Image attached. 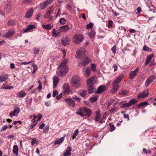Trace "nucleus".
<instances>
[{
  "instance_id": "f257e3e1",
  "label": "nucleus",
  "mask_w": 156,
  "mask_h": 156,
  "mask_svg": "<svg viewBox=\"0 0 156 156\" xmlns=\"http://www.w3.org/2000/svg\"><path fill=\"white\" fill-rule=\"evenodd\" d=\"M96 81L94 79V77L90 78L87 80V83L88 87V91L86 90L82 91L80 94L82 97H85L88 93H91L93 92V90L94 89V87L93 86L94 83L96 82Z\"/></svg>"
},
{
  "instance_id": "f03ea898",
  "label": "nucleus",
  "mask_w": 156,
  "mask_h": 156,
  "mask_svg": "<svg viewBox=\"0 0 156 156\" xmlns=\"http://www.w3.org/2000/svg\"><path fill=\"white\" fill-rule=\"evenodd\" d=\"M123 75H121L117 77L114 81L112 84L113 87L112 88V91L113 92H114L117 91L119 87L118 84L121 81L123 78Z\"/></svg>"
},
{
  "instance_id": "7ed1b4c3",
  "label": "nucleus",
  "mask_w": 156,
  "mask_h": 156,
  "mask_svg": "<svg viewBox=\"0 0 156 156\" xmlns=\"http://www.w3.org/2000/svg\"><path fill=\"white\" fill-rule=\"evenodd\" d=\"M80 77L76 75L73 76L71 80L72 86L76 88H78L80 86L79 83Z\"/></svg>"
},
{
  "instance_id": "20e7f679",
  "label": "nucleus",
  "mask_w": 156,
  "mask_h": 156,
  "mask_svg": "<svg viewBox=\"0 0 156 156\" xmlns=\"http://www.w3.org/2000/svg\"><path fill=\"white\" fill-rule=\"evenodd\" d=\"M58 67L60 70L57 73L58 75L60 77H62L65 75L68 70L69 67L63 68L62 67H60V66H58Z\"/></svg>"
},
{
  "instance_id": "39448f33",
  "label": "nucleus",
  "mask_w": 156,
  "mask_h": 156,
  "mask_svg": "<svg viewBox=\"0 0 156 156\" xmlns=\"http://www.w3.org/2000/svg\"><path fill=\"white\" fill-rule=\"evenodd\" d=\"M85 50L84 48H81L79 49L76 52V57L78 58H80L82 57V55L85 54Z\"/></svg>"
},
{
  "instance_id": "423d86ee",
  "label": "nucleus",
  "mask_w": 156,
  "mask_h": 156,
  "mask_svg": "<svg viewBox=\"0 0 156 156\" xmlns=\"http://www.w3.org/2000/svg\"><path fill=\"white\" fill-rule=\"evenodd\" d=\"M83 38L82 36L80 35L77 34L75 35L73 38V41L75 44L80 43L83 40Z\"/></svg>"
},
{
  "instance_id": "0eeeda50",
  "label": "nucleus",
  "mask_w": 156,
  "mask_h": 156,
  "mask_svg": "<svg viewBox=\"0 0 156 156\" xmlns=\"http://www.w3.org/2000/svg\"><path fill=\"white\" fill-rule=\"evenodd\" d=\"M20 108L18 107H16L13 109V110L9 114V116H16L20 112Z\"/></svg>"
},
{
  "instance_id": "6e6552de",
  "label": "nucleus",
  "mask_w": 156,
  "mask_h": 156,
  "mask_svg": "<svg viewBox=\"0 0 156 156\" xmlns=\"http://www.w3.org/2000/svg\"><path fill=\"white\" fill-rule=\"evenodd\" d=\"M64 101L69 107L73 108L75 106V103L71 98H66L64 100Z\"/></svg>"
},
{
  "instance_id": "1a4fd4ad",
  "label": "nucleus",
  "mask_w": 156,
  "mask_h": 156,
  "mask_svg": "<svg viewBox=\"0 0 156 156\" xmlns=\"http://www.w3.org/2000/svg\"><path fill=\"white\" fill-rule=\"evenodd\" d=\"M155 78V76L154 75H152L149 77L145 81V86L146 87L148 86L154 81Z\"/></svg>"
},
{
  "instance_id": "9d476101",
  "label": "nucleus",
  "mask_w": 156,
  "mask_h": 156,
  "mask_svg": "<svg viewBox=\"0 0 156 156\" xmlns=\"http://www.w3.org/2000/svg\"><path fill=\"white\" fill-rule=\"evenodd\" d=\"M61 41L63 45H66L69 43L70 39L68 37L64 36L62 39Z\"/></svg>"
},
{
  "instance_id": "9b49d317",
  "label": "nucleus",
  "mask_w": 156,
  "mask_h": 156,
  "mask_svg": "<svg viewBox=\"0 0 156 156\" xmlns=\"http://www.w3.org/2000/svg\"><path fill=\"white\" fill-rule=\"evenodd\" d=\"M138 70L139 68L137 67L134 70L131 71L130 72L129 74L130 79L132 80L135 78V77L136 76Z\"/></svg>"
},
{
  "instance_id": "f8f14e48",
  "label": "nucleus",
  "mask_w": 156,
  "mask_h": 156,
  "mask_svg": "<svg viewBox=\"0 0 156 156\" xmlns=\"http://www.w3.org/2000/svg\"><path fill=\"white\" fill-rule=\"evenodd\" d=\"M83 110L85 113L86 115H85L87 117H89L90 116L92 113V112L91 110L87 108V107H83Z\"/></svg>"
},
{
  "instance_id": "ddd939ff",
  "label": "nucleus",
  "mask_w": 156,
  "mask_h": 156,
  "mask_svg": "<svg viewBox=\"0 0 156 156\" xmlns=\"http://www.w3.org/2000/svg\"><path fill=\"white\" fill-rule=\"evenodd\" d=\"M149 93L148 90L145 91L143 92L140 93L138 95V98L139 99L144 98L148 95Z\"/></svg>"
},
{
  "instance_id": "4468645a",
  "label": "nucleus",
  "mask_w": 156,
  "mask_h": 156,
  "mask_svg": "<svg viewBox=\"0 0 156 156\" xmlns=\"http://www.w3.org/2000/svg\"><path fill=\"white\" fill-rule=\"evenodd\" d=\"M84 74L87 76L89 77L90 74V70L89 67L84 68L83 69Z\"/></svg>"
},
{
  "instance_id": "2eb2a0df",
  "label": "nucleus",
  "mask_w": 156,
  "mask_h": 156,
  "mask_svg": "<svg viewBox=\"0 0 156 156\" xmlns=\"http://www.w3.org/2000/svg\"><path fill=\"white\" fill-rule=\"evenodd\" d=\"M61 33V31L60 29L56 30L55 29H54L52 31V35L54 37H57L58 36L60 35Z\"/></svg>"
},
{
  "instance_id": "dca6fc26",
  "label": "nucleus",
  "mask_w": 156,
  "mask_h": 156,
  "mask_svg": "<svg viewBox=\"0 0 156 156\" xmlns=\"http://www.w3.org/2000/svg\"><path fill=\"white\" fill-rule=\"evenodd\" d=\"M15 33V31L13 30H10L8 31L6 34L3 35V37H9L13 35Z\"/></svg>"
},
{
  "instance_id": "f3484780",
  "label": "nucleus",
  "mask_w": 156,
  "mask_h": 156,
  "mask_svg": "<svg viewBox=\"0 0 156 156\" xmlns=\"http://www.w3.org/2000/svg\"><path fill=\"white\" fill-rule=\"evenodd\" d=\"M106 87L105 86L102 85L99 86L96 92V94H100L103 92L106 89Z\"/></svg>"
},
{
  "instance_id": "a211bd4d",
  "label": "nucleus",
  "mask_w": 156,
  "mask_h": 156,
  "mask_svg": "<svg viewBox=\"0 0 156 156\" xmlns=\"http://www.w3.org/2000/svg\"><path fill=\"white\" fill-rule=\"evenodd\" d=\"M154 55L153 54H152L148 56L146 58V60L145 62L146 66H147L149 63L150 62L151 60L154 57Z\"/></svg>"
},
{
  "instance_id": "6ab92c4d",
  "label": "nucleus",
  "mask_w": 156,
  "mask_h": 156,
  "mask_svg": "<svg viewBox=\"0 0 156 156\" xmlns=\"http://www.w3.org/2000/svg\"><path fill=\"white\" fill-rule=\"evenodd\" d=\"M8 78V75L6 74H3L0 75V81L3 82L6 81Z\"/></svg>"
},
{
  "instance_id": "aec40b11",
  "label": "nucleus",
  "mask_w": 156,
  "mask_h": 156,
  "mask_svg": "<svg viewBox=\"0 0 156 156\" xmlns=\"http://www.w3.org/2000/svg\"><path fill=\"white\" fill-rule=\"evenodd\" d=\"M60 30L62 32H66L68 31L69 29V27L68 25H66L64 26H62L60 27Z\"/></svg>"
},
{
  "instance_id": "412c9836",
  "label": "nucleus",
  "mask_w": 156,
  "mask_h": 156,
  "mask_svg": "<svg viewBox=\"0 0 156 156\" xmlns=\"http://www.w3.org/2000/svg\"><path fill=\"white\" fill-rule=\"evenodd\" d=\"M53 10V7H51L49 10L47 12L46 14L44 15V17L45 18H48L50 16V14L52 13Z\"/></svg>"
},
{
  "instance_id": "4be33fe9",
  "label": "nucleus",
  "mask_w": 156,
  "mask_h": 156,
  "mask_svg": "<svg viewBox=\"0 0 156 156\" xmlns=\"http://www.w3.org/2000/svg\"><path fill=\"white\" fill-rule=\"evenodd\" d=\"M72 151V148L70 147H68L66 151L63 154L64 156H70L71 155V151Z\"/></svg>"
},
{
  "instance_id": "5701e85b",
  "label": "nucleus",
  "mask_w": 156,
  "mask_h": 156,
  "mask_svg": "<svg viewBox=\"0 0 156 156\" xmlns=\"http://www.w3.org/2000/svg\"><path fill=\"white\" fill-rule=\"evenodd\" d=\"M59 79L57 77H54L53 78V87L55 88L58 83Z\"/></svg>"
},
{
  "instance_id": "b1692460",
  "label": "nucleus",
  "mask_w": 156,
  "mask_h": 156,
  "mask_svg": "<svg viewBox=\"0 0 156 156\" xmlns=\"http://www.w3.org/2000/svg\"><path fill=\"white\" fill-rule=\"evenodd\" d=\"M64 139V137H62L58 139H57L55 141L54 144H58L62 143Z\"/></svg>"
},
{
  "instance_id": "393cba45",
  "label": "nucleus",
  "mask_w": 156,
  "mask_h": 156,
  "mask_svg": "<svg viewBox=\"0 0 156 156\" xmlns=\"http://www.w3.org/2000/svg\"><path fill=\"white\" fill-rule=\"evenodd\" d=\"M90 62V61L89 58L87 57H85L84 60L83 61L81 66H85L88 64Z\"/></svg>"
},
{
  "instance_id": "a878e982",
  "label": "nucleus",
  "mask_w": 156,
  "mask_h": 156,
  "mask_svg": "<svg viewBox=\"0 0 156 156\" xmlns=\"http://www.w3.org/2000/svg\"><path fill=\"white\" fill-rule=\"evenodd\" d=\"M53 27V25L51 24H48L47 25H42L43 27L46 30H51Z\"/></svg>"
},
{
  "instance_id": "bb28decb",
  "label": "nucleus",
  "mask_w": 156,
  "mask_h": 156,
  "mask_svg": "<svg viewBox=\"0 0 156 156\" xmlns=\"http://www.w3.org/2000/svg\"><path fill=\"white\" fill-rule=\"evenodd\" d=\"M33 10L32 9H30L26 12V17L27 18H29L32 15Z\"/></svg>"
},
{
  "instance_id": "cd10ccee",
  "label": "nucleus",
  "mask_w": 156,
  "mask_h": 156,
  "mask_svg": "<svg viewBox=\"0 0 156 156\" xmlns=\"http://www.w3.org/2000/svg\"><path fill=\"white\" fill-rule=\"evenodd\" d=\"M13 153L16 156H17L18 152V148L17 145H15L13 147Z\"/></svg>"
},
{
  "instance_id": "c85d7f7f",
  "label": "nucleus",
  "mask_w": 156,
  "mask_h": 156,
  "mask_svg": "<svg viewBox=\"0 0 156 156\" xmlns=\"http://www.w3.org/2000/svg\"><path fill=\"white\" fill-rule=\"evenodd\" d=\"M27 94L24 91H21L20 92H19L17 94V96L19 98H23L25 97Z\"/></svg>"
},
{
  "instance_id": "c756f323",
  "label": "nucleus",
  "mask_w": 156,
  "mask_h": 156,
  "mask_svg": "<svg viewBox=\"0 0 156 156\" xmlns=\"http://www.w3.org/2000/svg\"><path fill=\"white\" fill-rule=\"evenodd\" d=\"M68 59H67L64 60L63 62L62 63L60 66V67H62L64 68H66V67H68L66 65V64L68 63Z\"/></svg>"
},
{
  "instance_id": "7c9ffc66",
  "label": "nucleus",
  "mask_w": 156,
  "mask_h": 156,
  "mask_svg": "<svg viewBox=\"0 0 156 156\" xmlns=\"http://www.w3.org/2000/svg\"><path fill=\"white\" fill-rule=\"evenodd\" d=\"M35 27L32 25H28L27 28L26 29H24V32L26 33L29 30L33 29Z\"/></svg>"
},
{
  "instance_id": "2f4dec72",
  "label": "nucleus",
  "mask_w": 156,
  "mask_h": 156,
  "mask_svg": "<svg viewBox=\"0 0 156 156\" xmlns=\"http://www.w3.org/2000/svg\"><path fill=\"white\" fill-rule=\"evenodd\" d=\"M39 143V142L36 138H34L32 139V141H31V144L32 145L34 146L35 144L37 145Z\"/></svg>"
},
{
  "instance_id": "473e14b6",
  "label": "nucleus",
  "mask_w": 156,
  "mask_h": 156,
  "mask_svg": "<svg viewBox=\"0 0 156 156\" xmlns=\"http://www.w3.org/2000/svg\"><path fill=\"white\" fill-rule=\"evenodd\" d=\"M13 88L12 86H8L5 84H4L3 86L1 87V89H10Z\"/></svg>"
},
{
  "instance_id": "72a5a7b5",
  "label": "nucleus",
  "mask_w": 156,
  "mask_h": 156,
  "mask_svg": "<svg viewBox=\"0 0 156 156\" xmlns=\"http://www.w3.org/2000/svg\"><path fill=\"white\" fill-rule=\"evenodd\" d=\"M137 101V100L135 98H133L129 100V102L131 106L132 105L135 104Z\"/></svg>"
},
{
  "instance_id": "f704fd0d",
  "label": "nucleus",
  "mask_w": 156,
  "mask_h": 156,
  "mask_svg": "<svg viewBox=\"0 0 156 156\" xmlns=\"http://www.w3.org/2000/svg\"><path fill=\"white\" fill-rule=\"evenodd\" d=\"M109 126L108 127V130L109 131L112 132L114 131L115 128L114 126L111 123H109Z\"/></svg>"
},
{
  "instance_id": "c9c22d12",
  "label": "nucleus",
  "mask_w": 156,
  "mask_h": 156,
  "mask_svg": "<svg viewBox=\"0 0 156 156\" xmlns=\"http://www.w3.org/2000/svg\"><path fill=\"white\" fill-rule=\"evenodd\" d=\"M88 34L91 38H93L95 36V32L94 30L91 31L88 33Z\"/></svg>"
},
{
  "instance_id": "e433bc0d",
  "label": "nucleus",
  "mask_w": 156,
  "mask_h": 156,
  "mask_svg": "<svg viewBox=\"0 0 156 156\" xmlns=\"http://www.w3.org/2000/svg\"><path fill=\"white\" fill-rule=\"evenodd\" d=\"M143 50L144 51H152L151 49V48L147 47L146 45H144V46Z\"/></svg>"
},
{
  "instance_id": "4c0bfd02",
  "label": "nucleus",
  "mask_w": 156,
  "mask_h": 156,
  "mask_svg": "<svg viewBox=\"0 0 156 156\" xmlns=\"http://www.w3.org/2000/svg\"><path fill=\"white\" fill-rule=\"evenodd\" d=\"M98 97L97 96H94L90 98V101L92 103H94L98 99Z\"/></svg>"
},
{
  "instance_id": "58836bf2",
  "label": "nucleus",
  "mask_w": 156,
  "mask_h": 156,
  "mask_svg": "<svg viewBox=\"0 0 156 156\" xmlns=\"http://www.w3.org/2000/svg\"><path fill=\"white\" fill-rule=\"evenodd\" d=\"M79 133V131L78 129H76L74 133L72 135V139H74L76 138V136Z\"/></svg>"
},
{
  "instance_id": "ea45409f",
  "label": "nucleus",
  "mask_w": 156,
  "mask_h": 156,
  "mask_svg": "<svg viewBox=\"0 0 156 156\" xmlns=\"http://www.w3.org/2000/svg\"><path fill=\"white\" fill-rule=\"evenodd\" d=\"M91 70L93 72H95L96 70V66L94 64H92L91 65Z\"/></svg>"
},
{
  "instance_id": "a19ab883",
  "label": "nucleus",
  "mask_w": 156,
  "mask_h": 156,
  "mask_svg": "<svg viewBox=\"0 0 156 156\" xmlns=\"http://www.w3.org/2000/svg\"><path fill=\"white\" fill-rule=\"evenodd\" d=\"M128 92L125 90H121L119 92V94L122 95H125L128 93Z\"/></svg>"
},
{
  "instance_id": "79ce46f5",
  "label": "nucleus",
  "mask_w": 156,
  "mask_h": 156,
  "mask_svg": "<svg viewBox=\"0 0 156 156\" xmlns=\"http://www.w3.org/2000/svg\"><path fill=\"white\" fill-rule=\"evenodd\" d=\"M148 104V102L147 101H145L143 103H140L138 105V107L143 106L145 105H147Z\"/></svg>"
},
{
  "instance_id": "37998d69",
  "label": "nucleus",
  "mask_w": 156,
  "mask_h": 156,
  "mask_svg": "<svg viewBox=\"0 0 156 156\" xmlns=\"http://www.w3.org/2000/svg\"><path fill=\"white\" fill-rule=\"evenodd\" d=\"M93 23L91 22H90L89 24H87V29H90L93 27Z\"/></svg>"
},
{
  "instance_id": "c03bdc74",
  "label": "nucleus",
  "mask_w": 156,
  "mask_h": 156,
  "mask_svg": "<svg viewBox=\"0 0 156 156\" xmlns=\"http://www.w3.org/2000/svg\"><path fill=\"white\" fill-rule=\"evenodd\" d=\"M131 106V105H130L129 102L127 103H125L124 104H123V105H122V106L123 108H128Z\"/></svg>"
},
{
  "instance_id": "a18cd8bd",
  "label": "nucleus",
  "mask_w": 156,
  "mask_h": 156,
  "mask_svg": "<svg viewBox=\"0 0 156 156\" xmlns=\"http://www.w3.org/2000/svg\"><path fill=\"white\" fill-rule=\"evenodd\" d=\"M72 98L74 99L76 101H77L78 102H80V100L81 99V98H78L76 96H73Z\"/></svg>"
},
{
  "instance_id": "49530a36",
  "label": "nucleus",
  "mask_w": 156,
  "mask_h": 156,
  "mask_svg": "<svg viewBox=\"0 0 156 156\" xmlns=\"http://www.w3.org/2000/svg\"><path fill=\"white\" fill-rule=\"evenodd\" d=\"M60 23L62 24H64L66 23V20L63 18H61L59 20Z\"/></svg>"
},
{
  "instance_id": "de8ad7c7",
  "label": "nucleus",
  "mask_w": 156,
  "mask_h": 156,
  "mask_svg": "<svg viewBox=\"0 0 156 156\" xmlns=\"http://www.w3.org/2000/svg\"><path fill=\"white\" fill-rule=\"evenodd\" d=\"M49 130V126H46L43 129V132L45 133H46L48 132Z\"/></svg>"
},
{
  "instance_id": "09e8293b",
  "label": "nucleus",
  "mask_w": 156,
  "mask_h": 156,
  "mask_svg": "<svg viewBox=\"0 0 156 156\" xmlns=\"http://www.w3.org/2000/svg\"><path fill=\"white\" fill-rule=\"evenodd\" d=\"M14 23V20H11L9 21L7 23L8 26H10L13 25Z\"/></svg>"
},
{
  "instance_id": "8fccbe9b",
  "label": "nucleus",
  "mask_w": 156,
  "mask_h": 156,
  "mask_svg": "<svg viewBox=\"0 0 156 156\" xmlns=\"http://www.w3.org/2000/svg\"><path fill=\"white\" fill-rule=\"evenodd\" d=\"M11 3L10 2H8L5 5L4 9H9L10 8L11 6Z\"/></svg>"
},
{
  "instance_id": "3c124183",
  "label": "nucleus",
  "mask_w": 156,
  "mask_h": 156,
  "mask_svg": "<svg viewBox=\"0 0 156 156\" xmlns=\"http://www.w3.org/2000/svg\"><path fill=\"white\" fill-rule=\"evenodd\" d=\"M116 46L115 45L111 48V50L114 54H115L116 51Z\"/></svg>"
},
{
  "instance_id": "603ef678",
  "label": "nucleus",
  "mask_w": 156,
  "mask_h": 156,
  "mask_svg": "<svg viewBox=\"0 0 156 156\" xmlns=\"http://www.w3.org/2000/svg\"><path fill=\"white\" fill-rule=\"evenodd\" d=\"M136 10L137 12H136V14L137 15H139L141 11V8L140 6L138 7L136 9Z\"/></svg>"
},
{
  "instance_id": "864d4df0",
  "label": "nucleus",
  "mask_w": 156,
  "mask_h": 156,
  "mask_svg": "<svg viewBox=\"0 0 156 156\" xmlns=\"http://www.w3.org/2000/svg\"><path fill=\"white\" fill-rule=\"evenodd\" d=\"M8 128V126L6 125H5L2 127L1 128L0 131L2 132Z\"/></svg>"
},
{
  "instance_id": "5fc2aeb1",
  "label": "nucleus",
  "mask_w": 156,
  "mask_h": 156,
  "mask_svg": "<svg viewBox=\"0 0 156 156\" xmlns=\"http://www.w3.org/2000/svg\"><path fill=\"white\" fill-rule=\"evenodd\" d=\"M101 111L100 109H98L97 111H96L95 113L96 116H101Z\"/></svg>"
},
{
  "instance_id": "6e6d98bb",
  "label": "nucleus",
  "mask_w": 156,
  "mask_h": 156,
  "mask_svg": "<svg viewBox=\"0 0 156 156\" xmlns=\"http://www.w3.org/2000/svg\"><path fill=\"white\" fill-rule=\"evenodd\" d=\"M113 22L112 20H110L108 22V26L109 27H112L113 26Z\"/></svg>"
},
{
  "instance_id": "4d7b16f0",
  "label": "nucleus",
  "mask_w": 156,
  "mask_h": 156,
  "mask_svg": "<svg viewBox=\"0 0 156 156\" xmlns=\"http://www.w3.org/2000/svg\"><path fill=\"white\" fill-rule=\"evenodd\" d=\"M32 2V0H24L23 2L25 4H28Z\"/></svg>"
},
{
  "instance_id": "13d9d810",
  "label": "nucleus",
  "mask_w": 156,
  "mask_h": 156,
  "mask_svg": "<svg viewBox=\"0 0 156 156\" xmlns=\"http://www.w3.org/2000/svg\"><path fill=\"white\" fill-rule=\"evenodd\" d=\"M31 62H32L31 61H30L29 62H23L21 63L20 65H26L29 64L30 63H31Z\"/></svg>"
},
{
  "instance_id": "bf43d9fd",
  "label": "nucleus",
  "mask_w": 156,
  "mask_h": 156,
  "mask_svg": "<svg viewBox=\"0 0 156 156\" xmlns=\"http://www.w3.org/2000/svg\"><path fill=\"white\" fill-rule=\"evenodd\" d=\"M47 6V5L45 2H44V3L42 5L41 9H45Z\"/></svg>"
},
{
  "instance_id": "052dcab7",
  "label": "nucleus",
  "mask_w": 156,
  "mask_h": 156,
  "mask_svg": "<svg viewBox=\"0 0 156 156\" xmlns=\"http://www.w3.org/2000/svg\"><path fill=\"white\" fill-rule=\"evenodd\" d=\"M52 2V0H47L45 2L48 5V4H51Z\"/></svg>"
},
{
  "instance_id": "680f3d73",
  "label": "nucleus",
  "mask_w": 156,
  "mask_h": 156,
  "mask_svg": "<svg viewBox=\"0 0 156 156\" xmlns=\"http://www.w3.org/2000/svg\"><path fill=\"white\" fill-rule=\"evenodd\" d=\"M32 66H33L34 70H37V66L35 64L33 63L32 64Z\"/></svg>"
},
{
  "instance_id": "e2e57ef3",
  "label": "nucleus",
  "mask_w": 156,
  "mask_h": 156,
  "mask_svg": "<svg viewBox=\"0 0 156 156\" xmlns=\"http://www.w3.org/2000/svg\"><path fill=\"white\" fill-rule=\"evenodd\" d=\"M39 49L36 48H34V53L35 54H38L39 53Z\"/></svg>"
},
{
  "instance_id": "0e129e2a",
  "label": "nucleus",
  "mask_w": 156,
  "mask_h": 156,
  "mask_svg": "<svg viewBox=\"0 0 156 156\" xmlns=\"http://www.w3.org/2000/svg\"><path fill=\"white\" fill-rule=\"evenodd\" d=\"M101 116H96L95 118V122L99 121L100 119Z\"/></svg>"
},
{
  "instance_id": "69168bd1",
  "label": "nucleus",
  "mask_w": 156,
  "mask_h": 156,
  "mask_svg": "<svg viewBox=\"0 0 156 156\" xmlns=\"http://www.w3.org/2000/svg\"><path fill=\"white\" fill-rule=\"evenodd\" d=\"M61 12V10L60 9H59L58 10V12L56 15V17H57L58 16H59L61 14V13H60Z\"/></svg>"
},
{
  "instance_id": "338daca9",
  "label": "nucleus",
  "mask_w": 156,
  "mask_h": 156,
  "mask_svg": "<svg viewBox=\"0 0 156 156\" xmlns=\"http://www.w3.org/2000/svg\"><path fill=\"white\" fill-rule=\"evenodd\" d=\"M112 67L114 69V72H115L117 71L118 67L116 65L114 64L113 66Z\"/></svg>"
},
{
  "instance_id": "774afa93",
  "label": "nucleus",
  "mask_w": 156,
  "mask_h": 156,
  "mask_svg": "<svg viewBox=\"0 0 156 156\" xmlns=\"http://www.w3.org/2000/svg\"><path fill=\"white\" fill-rule=\"evenodd\" d=\"M58 94V93L57 91L56 90H54L53 92L52 96L53 97H55L56 95H57Z\"/></svg>"
}]
</instances>
